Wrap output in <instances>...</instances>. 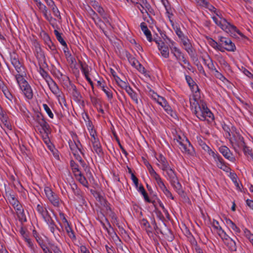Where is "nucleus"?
I'll return each instance as SVG.
<instances>
[{
    "instance_id": "f257e3e1",
    "label": "nucleus",
    "mask_w": 253,
    "mask_h": 253,
    "mask_svg": "<svg viewBox=\"0 0 253 253\" xmlns=\"http://www.w3.org/2000/svg\"><path fill=\"white\" fill-rule=\"evenodd\" d=\"M214 13L215 15L213 16L212 18L215 23L217 26H219L223 30L232 34L236 32L239 35H242L235 26L231 24L223 18L220 12L216 11Z\"/></svg>"
},
{
    "instance_id": "f03ea898",
    "label": "nucleus",
    "mask_w": 253,
    "mask_h": 253,
    "mask_svg": "<svg viewBox=\"0 0 253 253\" xmlns=\"http://www.w3.org/2000/svg\"><path fill=\"white\" fill-rule=\"evenodd\" d=\"M194 113L197 118L202 121H209V119L213 120L212 113L208 108L205 102L202 100H200L199 106H198L197 110H194Z\"/></svg>"
},
{
    "instance_id": "7ed1b4c3",
    "label": "nucleus",
    "mask_w": 253,
    "mask_h": 253,
    "mask_svg": "<svg viewBox=\"0 0 253 253\" xmlns=\"http://www.w3.org/2000/svg\"><path fill=\"white\" fill-rule=\"evenodd\" d=\"M15 77L20 89L25 96L29 99H32L33 96L32 90L28 82L23 77V75L16 74Z\"/></svg>"
},
{
    "instance_id": "20e7f679",
    "label": "nucleus",
    "mask_w": 253,
    "mask_h": 253,
    "mask_svg": "<svg viewBox=\"0 0 253 253\" xmlns=\"http://www.w3.org/2000/svg\"><path fill=\"white\" fill-rule=\"evenodd\" d=\"M228 134L230 136L229 140L233 149L236 153H239L238 148L245 146L243 137L237 132L232 133L231 135L229 133Z\"/></svg>"
},
{
    "instance_id": "39448f33",
    "label": "nucleus",
    "mask_w": 253,
    "mask_h": 253,
    "mask_svg": "<svg viewBox=\"0 0 253 253\" xmlns=\"http://www.w3.org/2000/svg\"><path fill=\"white\" fill-rule=\"evenodd\" d=\"M178 147L183 153L188 156H193L195 154L194 148L188 139H184L180 145H178Z\"/></svg>"
},
{
    "instance_id": "423d86ee",
    "label": "nucleus",
    "mask_w": 253,
    "mask_h": 253,
    "mask_svg": "<svg viewBox=\"0 0 253 253\" xmlns=\"http://www.w3.org/2000/svg\"><path fill=\"white\" fill-rule=\"evenodd\" d=\"M219 42L221 47H223L224 51L226 50L228 51H234L236 50V46L230 39L223 37H219Z\"/></svg>"
},
{
    "instance_id": "0eeeda50",
    "label": "nucleus",
    "mask_w": 253,
    "mask_h": 253,
    "mask_svg": "<svg viewBox=\"0 0 253 253\" xmlns=\"http://www.w3.org/2000/svg\"><path fill=\"white\" fill-rule=\"evenodd\" d=\"M44 192L46 196L50 202L55 207H59L60 205V200L56 194L52 191L48 187L44 188Z\"/></svg>"
},
{
    "instance_id": "6e6552de",
    "label": "nucleus",
    "mask_w": 253,
    "mask_h": 253,
    "mask_svg": "<svg viewBox=\"0 0 253 253\" xmlns=\"http://www.w3.org/2000/svg\"><path fill=\"white\" fill-rule=\"evenodd\" d=\"M10 60L12 64L18 73L17 74L24 75L25 74L24 72L23 71L24 69L18 60V56L15 53L11 54Z\"/></svg>"
},
{
    "instance_id": "1a4fd4ad",
    "label": "nucleus",
    "mask_w": 253,
    "mask_h": 253,
    "mask_svg": "<svg viewBox=\"0 0 253 253\" xmlns=\"http://www.w3.org/2000/svg\"><path fill=\"white\" fill-rule=\"evenodd\" d=\"M212 157L214 159L218 168L226 172H229L230 171V168L225 165L223 159L219 155L215 153Z\"/></svg>"
},
{
    "instance_id": "9d476101",
    "label": "nucleus",
    "mask_w": 253,
    "mask_h": 253,
    "mask_svg": "<svg viewBox=\"0 0 253 253\" xmlns=\"http://www.w3.org/2000/svg\"><path fill=\"white\" fill-rule=\"evenodd\" d=\"M225 236L226 237L221 238L223 240L225 245H226L230 251H236L237 250L236 240L238 241L237 239L236 238H235V239H232L226 234H225Z\"/></svg>"
},
{
    "instance_id": "9b49d317",
    "label": "nucleus",
    "mask_w": 253,
    "mask_h": 253,
    "mask_svg": "<svg viewBox=\"0 0 253 253\" xmlns=\"http://www.w3.org/2000/svg\"><path fill=\"white\" fill-rule=\"evenodd\" d=\"M219 152L226 159L232 162H235V158L233 156L232 152L227 147L221 146L219 147Z\"/></svg>"
},
{
    "instance_id": "f8f14e48",
    "label": "nucleus",
    "mask_w": 253,
    "mask_h": 253,
    "mask_svg": "<svg viewBox=\"0 0 253 253\" xmlns=\"http://www.w3.org/2000/svg\"><path fill=\"white\" fill-rule=\"evenodd\" d=\"M36 210L41 215L45 221H49L51 217L49 215L46 209L44 207L42 203L38 204L37 206Z\"/></svg>"
},
{
    "instance_id": "ddd939ff",
    "label": "nucleus",
    "mask_w": 253,
    "mask_h": 253,
    "mask_svg": "<svg viewBox=\"0 0 253 253\" xmlns=\"http://www.w3.org/2000/svg\"><path fill=\"white\" fill-rule=\"evenodd\" d=\"M154 41L158 44L159 50L162 55L165 58H168L169 56V50L168 46H166L164 42L161 41L154 39Z\"/></svg>"
},
{
    "instance_id": "4468645a",
    "label": "nucleus",
    "mask_w": 253,
    "mask_h": 253,
    "mask_svg": "<svg viewBox=\"0 0 253 253\" xmlns=\"http://www.w3.org/2000/svg\"><path fill=\"white\" fill-rule=\"evenodd\" d=\"M70 148L74 156H76L78 152L83 154L82 151V145L79 141H72L69 142Z\"/></svg>"
},
{
    "instance_id": "2eb2a0df",
    "label": "nucleus",
    "mask_w": 253,
    "mask_h": 253,
    "mask_svg": "<svg viewBox=\"0 0 253 253\" xmlns=\"http://www.w3.org/2000/svg\"><path fill=\"white\" fill-rule=\"evenodd\" d=\"M211 226L214 231L216 232L220 238L226 237L225 236L226 233L222 229L217 221L213 219L211 223Z\"/></svg>"
},
{
    "instance_id": "dca6fc26",
    "label": "nucleus",
    "mask_w": 253,
    "mask_h": 253,
    "mask_svg": "<svg viewBox=\"0 0 253 253\" xmlns=\"http://www.w3.org/2000/svg\"><path fill=\"white\" fill-rule=\"evenodd\" d=\"M92 143V146L94 151L98 155H101L103 153L101 147L100 143L99 140L96 137H94L93 139H91Z\"/></svg>"
},
{
    "instance_id": "f3484780",
    "label": "nucleus",
    "mask_w": 253,
    "mask_h": 253,
    "mask_svg": "<svg viewBox=\"0 0 253 253\" xmlns=\"http://www.w3.org/2000/svg\"><path fill=\"white\" fill-rule=\"evenodd\" d=\"M163 171H166L168 176L167 178L170 182L178 178L175 171L170 167H168Z\"/></svg>"
},
{
    "instance_id": "a211bd4d",
    "label": "nucleus",
    "mask_w": 253,
    "mask_h": 253,
    "mask_svg": "<svg viewBox=\"0 0 253 253\" xmlns=\"http://www.w3.org/2000/svg\"><path fill=\"white\" fill-rule=\"evenodd\" d=\"M47 83L50 90L53 93L57 95L60 93V90L57 84L52 79Z\"/></svg>"
},
{
    "instance_id": "6ab92c4d",
    "label": "nucleus",
    "mask_w": 253,
    "mask_h": 253,
    "mask_svg": "<svg viewBox=\"0 0 253 253\" xmlns=\"http://www.w3.org/2000/svg\"><path fill=\"white\" fill-rule=\"evenodd\" d=\"M180 40L184 46V49L189 54H192L193 52L192 49V45L190 43L189 40L185 37Z\"/></svg>"
},
{
    "instance_id": "aec40b11",
    "label": "nucleus",
    "mask_w": 253,
    "mask_h": 253,
    "mask_svg": "<svg viewBox=\"0 0 253 253\" xmlns=\"http://www.w3.org/2000/svg\"><path fill=\"white\" fill-rule=\"evenodd\" d=\"M151 95L153 99L156 101L157 103L161 105L162 106L167 102L165 99H164L163 97L159 96L153 91H151Z\"/></svg>"
},
{
    "instance_id": "412c9836",
    "label": "nucleus",
    "mask_w": 253,
    "mask_h": 253,
    "mask_svg": "<svg viewBox=\"0 0 253 253\" xmlns=\"http://www.w3.org/2000/svg\"><path fill=\"white\" fill-rule=\"evenodd\" d=\"M76 179L80 182V183L82 184L84 186L88 188V182L86 180V178L82 174L81 172H80L78 174H76L75 175Z\"/></svg>"
},
{
    "instance_id": "4be33fe9",
    "label": "nucleus",
    "mask_w": 253,
    "mask_h": 253,
    "mask_svg": "<svg viewBox=\"0 0 253 253\" xmlns=\"http://www.w3.org/2000/svg\"><path fill=\"white\" fill-rule=\"evenodd\" d=\"M157 159L159 163L161 165V169L162 170L170 167L167 160L162 155H160L159 157Z\"/></svg>"
},
{
    "instance_id": "5701e85b",
    "label": "nucleus",
    "mask_w": 253,
    "mask_h": 253,
    "mask_svg": "<svg viewBox=\"0 0 253 253\" xmlns=\"http://www.w3.org/2000/svg\"><path fill=\"white\" fill-rule=\"evenodd\" d=\"M170 183L178 194L182 195L183 194L184 192L182 189V186L178 181V178L172 181Z\"/></svg>"
},
{
    "instance_id": "b1692460",
    "label": "nucleus",
    "mask_w": 253,
    "mask_h": 253,
    "mask_svg": "<svg viewBox=\"0 0 253 253\" xmlns=\"http://www.w3.org/2000/svg\"><path fill=\"white\" fill-rule=\"evenodd\" d=\"M71 89H72L71 93L74 100L77 102H80L82 96L80 93L77 90L76 87L75 85H72Z\"/></svg>"
},
{
    "instance_id": "393cba45",
    "label": "nucleus",
    "mask_w": 253,
    "mask_h": 253,
    "mask_svg": "<svg viewBox=\"0 0 253 253\" xmlns=\"http://www.w3.org/2000/svg\"><path fill=\"white\" fill-rule=\"evenodd\" d=\"M38 117L40 118L39 120V123L40 125L42 127L43 130L47 135L48 133L49 132V125L44 120V119L42 117V118H40V117L39 115H38Z\"/></svg>"
},
{
    "instance_id": "a878e982",
    "label": "nucleus",
    "mask_w": 253,
    "mask_h": 253,
    "mask_svg": "<svg viewBox=\"0 0 253 253\" xmlns=\"http://www.w3.org/2000/svg\"><path fill=\"white\" fill-rule=\"evenodd\" d=\"M15 210L16 211V213L19 218L21 219H23L24 213V210L21 206V205L18 203V204H16L14 206H13Z\"/></svg>"
},
{
    "instance_id": "bb28decb",
    "label": "nucleus",
    "mask_w": 253,
    "mask_h": 253,
    "mask_svg": "<svg viewBox=\"0 0 253 253\" xmlns=\"http://www.w3.org/2000/svg\"><path fill=\"white\" fill-rule=\"evenodd\" d=\"M199 145L201 146V148L205 150L206 152H207L208 153L211 155L212 156L215 153L213 151L209 146H208L204 142H203L202 140H200L198 141Z\"/></svg>"
},
{
    "instance_id": "cd10ccee",
    "label": "nucleus",
    "mask_w": 253,
    "mask_h": 253,
    "mask_svg": "<svg viewBox=\"0 0 253 253\" xmlns=\"http://www.w3.org/2000/svg\"><path fill=\"white\" fill-rule=\"evenodd\" d=\"M80 164L84 169V171L86 172V176H87L89 180L90 181L91 179H93V177L92 176V174L90 170V169L89 167H88L85 163L84 161H82L80 162Z\"/></svg>"
},
{
    "instance_id": "c85d7f7f",
    "label": "nucleus",
    "mask_w": 253,
    "mask_h": 253,
    "mask_svg": "<svg viewBox=\"0 0 253 253\" xmlns=\"http://www.w3.org/2000/svg\"><path fill=\"white\" fill-rule=\"evenodd\" d=\"M126 92L128 94L132 99L135 101L136 103H138V98L137 94L132 90V89L129 86L127 87Z\"/></svg>"
},
{
    "instance_id": "c756f323",
    "label": "nucleus",
    "mask_w": 253,
    "mask_h": 253,
    "mask_svg": "<svg viewBox=\"0 0 253 253\" xmlns=\"http://www.w3.org/2000/svg\"><path fill=\"white\" fill-rule=\"evenodd\" d=\"M172 26L173 27V29L174 31H175L176 34L177 35L178 38L180 39H182L183 38L185 37L183 32L181 31L179 26L177 24H174L173 23L172 24Z\"/></svg>"
},
{
    "instance_id": "7c9ffc66",
    "label": "nucleus",
    "mask_w": 253,
    "mask_h": 253,
    "mask_svg": "<svg viewBox=\"0 0 253 253\" xmlns=\"http://www.w3.org/2000/svg\"><path fill=\"white\" fill-rule=\"evenodd\" d=\"M210 44L214 49H217L221 52H224L223 47H221V45H220L219 42H217L211 39V40L210 41Z\"/></svg>"
},
{
    "instance_id": "2f4dec72",
    "label": "nucleus",
    "mask_w": 253,
    "mask_h": 253,
    "mask_svg": "<svg viewBox=\"0 0 253 253\" xmlns=\"http://www.w3.org/2000/svg\"><path fill=\"white\" fill-rule=\"evenodd\" d=\"M65 230L68 235V236L72 240L76 239V236L74 232L70 227V225L65 226Z\"/></svg>"
},
{
    "instance_id": "473e14b6",
    "label": "nucleus",
    "mask_w": 253,
    "mask_h": 253,
    "mask_svg": "<svg viewBox=\"0 0 253 253\" xmlns=\"http://www.w3.org/2000/svg\"><path fill=\"white\" fill-rule=\"evenodd\" d=\"M7 199L9 202V203L12 206H14L17 204H18L19 201L15 198L14 194H9L7 195Z\"/></svg>"
},
{
    "instance_id": "72a5a7b5",
    "label": "nucleus",
    "mask_w": 253,
    "mask_h": 253,
    "mask_svg": "<svg viewBox=\"0 0 253 253\" xmlns=\"http://www.w3.org/2000/svg\"><path fill=\"white\" fill-rule=\"evenodd\" d=\"M39 73L41 75L45 80L46 82H48L51 79L48 74L41 67L39 68Z\"/></svg>"
},
{
    "instance_id": "f704fd0d",
    "label": "nucleus",
    "mask_w": 253,
    "mask_h": 253,
    "mask_svg": "<svg viewBox=\"0 0 253 253\" xmlns=\"http://www.w3.org/2000/svg\"><path fill=\"white\" fill-rule=\"evenodd\" d=\"M54 33L55 34V35L56 36V39L60 42V43L64 46H66L67 44L65 41L62 38V37H61V34L56 30H54Z\"/></svg>"
},
{
    "instance_id": "c9c22d12",
    "label": "nucleus",
    "mask_w": 253,
    "mask_h": 253,
    "mask_svg": "<svg viewBox=\"0 0 253 253\" xmlns=\"http://www.w3.org/2000/svg\"><path fill=\"white\" fill-rule=\"evenodd\" d=\"M70 166L75 175H76V174H78L81 172L78 168V165L74 161L71 160L70 161Z\"/></svg>"
},
{
    "instance_id": "e433bc0d",
    "label": "nucleus",
    "mask_w": 253,
    "mask_h": 253,
    "mask_svg": "<svg viewBox=\"0 0 253 253\" xmlns=\"http://www.w3.org/2000/svg\"><path fill=\"white\" fill-rule=\"evenodd\" d=\"M174 56L175 57L176 59L178 61H183L185 63V59L184 57V55L181 53L180 49H178V50H177L176 52H174L173 53Z\"/></svg>"
},
{
    "instance_id": "4c0bfd02",
    "label": "nucleus",
    "mask_w": 253,
    "mask_h": 253,
    "mask_svg": "<svg viewBox=\"0 0 253 253\" xmlns=\"http://www.w3.org/2000/svg\"><path fill=\"white\" fill-rule=\"evenodd\" d=\"M196 96L194 95V97L193 99H190V105L192 109H194V110H197L198 106H199L200 101H198L197 99L195 97Z\"/></svg>"
},
{
    "instance_id": "58836bf2",
    "label": "nucleus",
    "mask_w": 253,
    "mask_h": 253,
    "mask_svg": "<svg viewBox=\"0 0 253 253\" xmlns=\"http://www.w3.org/2000/svg\"><path fill=\"white\" fill-rule=\"evenodd\" d=\"M101 89L105 92L109 99H111L113 98L112 93L108 87H105L104 85H101Z\"/></svg>"
},
{
    "instance_id": "ea45409f",
    "label": "nucleus",
    "mask_w": 253,
    "mask_h": 253,
    "mask_svg": "<svg viewBox=\"0 0 253 253\" xmlns=\"http://www.w3.org/2000/svg\"><path fill=\"white\" fill-rule=\"evenodd\" d=\"M95 9L103 17H105L106 14L104 9L97 3L94 6Z\"/></svg>"
},
{
    "instance_id": "a19ab883",
    "label": "nucleus",
    "mask_w": 253,
    "mask_h": 253,
    "mask_svg": "<svg viewBox=\"0 0 253 253\" xmlns=\"http://www.w3.org/2000/svg\"><path fill=\"white\" fill-rule=\"evenodd\" d=\"M127 59L130 64L134 67L136 66V65L139 63L138 61L136 60L134 57L130 54L127 55Z\"/></svg>"
},
{
    "instance_id": "79ce46f5",
    "label": "nucleus",
    "mask_w": 253,
    "mask_h": 253,
    "mask_svg": "<svg viewBox=\"0 0 253 253\" xmlns=\"http://www.w3.org/2000/svg\"><path fill=\"white\" fill-rule=\"evenodd\" d=\"M244 234L246 237L249 239L250 242L253 245V234H252L250 231L247 229H245L244 230Z\"/></svg>"
},
{
    "instance_id": "37998d69",
    "label": "nucleus",
    "mask_w": 253,
    "mask_h": 253,
    "mask_svg": "<svg viewBox=\"0 0 253 253\" xmlns=\"http://www.w3.org/2000/svg\"><path fill=\"white\" fill-rule=\"evenodd\" d=\"M37 5L40 10L43 13L44 15L46 16L47 15V9L45 5L42 4L41 1L38 3H37Z\"/></svg>"
},
{
    "instance_id": "c03bdc74",
    "label": "nucleus",
    "mask_w": 253,
    "mask_h": 253,
    "mask_svg": "<svg viewBox=\"0 0 253 253\" xmlns=\"http://www.w3.org/2000/svg\"><path fill=\"white\" fill-rule=\"evenodd\" d=\"M43 107L45 111L46 112V113L48 114V116L51 118L53 119L54 117V115L52 113L51 110H50V108L48 107V106L46 104H43Z\"/></svg>"
},
{
    "instance_id": "a18cd8bd",
    "label": "nucleus",
    "mask_w": 253,
    "mask_h": 253,
    "mask_svg": "<svg viewBox=\"0 0 253 253\" xmlns=\"http://www.w3.org/2000/svg\"><path fill=\"white\" fill-rule=\"evenodd\" d=\"M50 221H45L49 225L50 230V231L54 234L55 228H56V226L55 225L53 221L51 219V218H50Z\"/></svg>"
},
{
    "instance_id": "49530a36",
    "label": "nucleus",
    "mask_w": 253,
    "mask_h": 253,
    "mask_svg": "<svg viewBox=\"0 0 253 253\" xmlns=\"http://www.w3.org/2000/svg\"><path fill=\"white\" fill-rule=\"evenodd\" d=\"M138 71H139L140 73L142 74H145L146 70L145 68L139 62L138 64L136 65V66L135 67Z\"/></svg>"
},
{
    "instance_id": "de8ad7c7",
    "label": "nucleus",
    "mask_w": 253,
    "mask_h": 253,
    "mask_svg": "<svg viewBox=\"0 0 253 253\" xmlns=\"http://www.w3.org/2000/svg\"><path fill=\"white\" fill-rule=\"evenodd\" d=\"M3 93L6 98L12 101L13 96L7 88L6 90H4V91H3Z\"/></svg>"
},
{
    "instance_id": "09e8293b",
    "label": "nucleus",
    "mask_w": 253,
    "mask_h": 253,
    "mask_svg": "<svg viewBox=\"0 0 253 253\" xmlns=\"http://www.w3.org/2000/svg\"><path fill=\"white\" fill-rule=\"evenodd\" d=\"M117 83H118V85L120 87H121L123 88H124L126 90L127 87H129V86L127 84L126 82H125L121 80H120L119 81H117Z\"/></svg>"
},
{
    "instance_id": "8fccbe9b",
    "label": "nucleus",
    "mask_w": 253,
    "mask_h": 253,
    "mask_svg": "<svg viewBox=\"0 0 253 253\" xmlns=\"http://www.w3.org/2000/svg\"><path fill=\"white\" fill-rule=\"evenodd\" d=\"M151 176L153 177L156 181L158 180L161 178L160 175L154 170H151V172H149Z\"/></svg>"
},
{
    "instance_id": "3c124183",
    "label": "nucleus",
    "mask_w": 253,
    "mask_h": 253,
    "mask_svg": "<svg viewBox=\"0 0 253 253\" xmlns=\"http://www.w3.org/2000/svg\"><path fill=\"white\" fill-rule=\"evenodd\" d=\"M59 215H60V217L62 222L64 224V226L70 225L69 222H68V220L66 218L65 216L64 213H60Z\"/></svg>"
},
{
    "instance_id": "603ef678",
    "label": "nucleus",
    "mask_w": 253,
    "mask_h": 253,
    "mask_svg": "<svg viewBox=\"0 0 253 253\" xmlns=\"http://www.w3.org/2000/svg\"><path fill=\"white\" fill-rule=\"evenodd\" d=\"M143 33L145 34V35L146 36L147 40L149 42H151L152 41V35H151V32L150 31V30L149 29H148L146 31H144Z\"/></svg>"
},
{
    "instance_id": "864d4df0",
    "label": "nucleus",
    "mask_w": 253,
    "mask_h": 253,
    "mask_svg": "<svg viewBox=\"0 0 253 253\" xmlns=\"http://www.w3.org/2000/svg\"><path fill=\"white\" fill-rule=\"evenodd\" d=\"M184 139H187V138H186L185 136H180L178 135L177 137H176V138L174 139V140L176 141V144L178 146V145H180V144L181 143V142H183V140L184 141Z\"/></svg>"
},
{
    "instance_id": "5fc2aeb1",
    "label": "nucleus",
    "mask_w": 253,
    "mask_h": 253,
    "mask_svg": "<svg viewBox=\"0 0 253 253\" xmlns=\"http://www.w3.org/2000/svg\"><path fill=\"white\" fill-rule=\"evenodd\" d=\"M190 87L192 91L195 92L196 94L195 95V96H198V94H197V93L199 92V90L198 85L196 84H192L191 86H190Z\"/></svg>"
},
{
    "instance_id": "6e6d98bb",
    "label": "nucleus",
    "mask_w": 253,
    "mask_h": 253,
    "mask_svg": "<svg viewBox=\"0 0 253 253\" xmlns=\"http://www.w3.org/2000/svg\"><path fill=\"white\" fill-rule=\"evenodd\" d=\"M4 126L6 127L9 130L12 129V126L8 121V119L2 122Z\"/></svg>"
},
{
    "instance_id": "4d7b16f0",
    "label": "nucleus",
    "mask_w": 253,
    "mask_h": 253,
    "mask_svg": "<svg viewBox=\"0 0 253 253\" xmlns=\"http://www.w3.org/2000/svg\"><path fill=\"white\" fill-rule=\"evenodd\" d=\"M207 61L208 62L207 66L211 70H214L215 69V67L212 63V61L211 59H209V60H207Z\"/></svg>"
},
{
    "instance_id": "13d9d810",
    "label": "nucleus",
    "mask_w": 253,
    "mask_h": 253,
    "mask_svg": "<svg viewBox=\"0 0 253 253\" xmlns=\"http://www.w3.org/2000/svg\"><path fill=\"white\" fill-rule=\"evenodd\" d=\"M82 71L85 75V77H86V76H88V70L86 65H82Z\"/></svg>"
},
{
    "instance_id": "bf43d9fd",
    "label": "nucleus",
    "mask_w": 253,
    "mask_h": 253,
    "mask_svg": "<svg viewBox=\"0 0 253 253\" xmlns=\"http://www.w3.org/2000/svg\"><path fill=\"white\" fill-rule=\"evenodd\" d=\"M163 192L167 197H169L171 199H173V197L172 196V194L167 188L164 190Z\"/></svg>"
},
{
    "instance_id": "052dcab7",
    "label": "nucleus",
    "mask_w": 253,
    "mask_h": 253,
    "mask_svg": "<svg viewBox=\"0 0 253 253\" xmlns=\"http://www.w3.org/2000/svg\"><path fill=\"white\" fill-rule=\"evenodd\" d=\"M131 178L133 183H134L136 187H138V180L137 178L134 175V174H132L131 175Z\"/></svg>"
},
{
    "instance_id": "680f3d73",
    "label": "nucleus",
    "mask_w": 253,
    "mask_h": 253,
    "mask_svg": "<svg viewBox=\"0 0 253 253\" xmlns=\"http://www.w3.org/2000/svg\"><path fill=\"white\" fill-rule=\"evenodd\" d=\"M8 119V116L5 112L0 115V120L1 122Z\"/></svg>"
},
{
    "instance_id": "e2e57ef3",
    "label": "nucleus",
    "mask_w": 253,
    "mask_h": 253,
    "mask_svg": "<svg viewBox=\"0 0 253 253\" xmlns=\"http://www.w3.org/2000/svg\"><path fill=\"white\" fill-rule=\"evenodd\" d=\"M230 228L232 229L236 233H239L240 232L239 228L238 227L235 223L232 224V225L230 226Z\"/></svg>"
},
{
    "instance_id": "0e129e2a",
    "label": "nucleus",
    "mask_w": 253,
    "mask_h": 253,
    "mask_svg": "<svg viewBox=\"0 0 253 253\" xmlns=\"http://www.w3.org/2000/svg\"><path fill=\"white\" fill-rule=\"evenodd\" d=\"M186 80L190 86H191L192 84H195L193 80L192 79V78L189 76H186Z\"/></svg>"
},
{
    "instance_id": "69168bd1",
    "label": "nucleus",
    "mask_w": 253,
    "mask_h": 253,
    "mask_svg": "<svg viewBox=\"0 0 253 253\" xmlns=\"http://www.w3.org/2000/svg\"><path fill=\"white\" fill-rule=\"evenodd\" d=\"M71 188L76 194L79 195L80 191L77 190V185L75 183H73L71 185Z\"/></svg>"
},
{
    "instance_id": "338daca9",
    "label": "nucleus",
    "mask_w": 253,
    "mask_h": 253,
    "mask_svg": "<svg viewBox=\"0 0 253 253\" xmlns=\"http://www.w3.org/2000/svg\"><path fill=\"white\" fill-rule=\"evenodd\" d=\"M162 107L168 113L171 111V108L169 105L167 104V102L165 105H163Z\"/></svg>"
},
{
    "instance_id": "774afa93",
    "label": "nucleus",
    "mask_w": 253,
    "mask_h": 253,
    "mask_svg": "<svg viewBox=\"0 0 253 253\" xmlns=\"http://www.w3.org/2000/svg\"><path fill=\"white\" fill-rule=\"evenodd\" d=\"M80 253H90L89 251L84 246H81L80 247Z\"/></svg>"
}]
</instances>
